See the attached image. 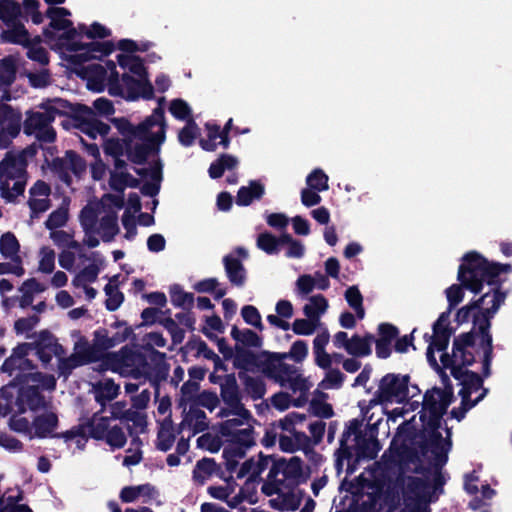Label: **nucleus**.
<instances>
[{"label":"nucleus","mask_w":512,"mask_h":512,"mask_svg":"<svg viewBox=\"0 0 512 512\" xmlns=\"http://www.w3.org/2000/svg\"><path fill=\"white\" fill-rule=\"evenodd\" d=\"M22 114L0 100V148H6L20 132Z\"/></svg>","instance_id":"nucleus-20"},{"label":"nucleus","mask_w":512,"mask_h":512,"mask_svg":"<svg viewBox=\"0 0 512 512\" xmlns=\"http://www.w3.org/2000/svg\"><path fill=\"white\" fill-rule=\"evenodd\" d=\"M45 290L46 286L35 278H30L24 281L19 289L21 292V297L19 299L20 306L25 308L31 305L34 300V296L44 292Z\"/></svg>","instance_id":"nucleus-31"},{"label":"nucleus","mask_w":512,"mask_h":512,"mask_svg":"<svg viewBox=\"0 0 512 512\" xmlns=\"http://www.w3.org/2000/svg\"><path fill=\"white\" fill-rule=\"evenodd\" d=\"M471 317L474 319L473 330L455 339L452 355H441L442 366L450 370L451 374L460 381L462 386L459 391L462 411L458 413L456 410H452L451 412L452 416L457 420H461L465 413L486 395V389L483 388L481 377L467 369V366L471 365L475 359L474 353H482L479 323L477 320V317L481 316L474 304L462 307L456 314V319L459 323L468 322Z\"/></svg>","instance_id":"nucleus-4"},{"label":"nucleus","mask_w":512,"mask_h":512,"mask_svg":"<svg viewBox=\"0 0 512 512\" xmlns=\"http://www.w3.org/2000/svg\"><path fill=\"white\" fill-rule=\"evenodd\" d=\"M28 387L17 391L14 403L9 402L7 396H13L16 388L6 387L0 396V415L13 413L9 426L12 430L24 434L29 439L54 437L57 428V415L51 411L38 413L45 405L44 399L39 394V389L53 390L56 379L52 375L31 373L27 377Z\"/></svg>","instance_id":"nucleus-2"},{"label":"nucleus","mask_w":512,"mask_h":512,"mask_svg":"<svg viewBox=\"0 0 512 512\" xmlns=\"http://www.w3.org/2000/svg\"><path fill=\"white\" fill-rule=\"evenodd\" d=\"M118 129L124 137V143L116 138L105 140L103 147L107 155L115 158L116 166H121L119 156L126 152L128 158L135 163H142L149 154L159 152L165 141L164 113L156 109L151 116L138 126L127 121H120Z\"/></svg>","instance_id":"nucleus-6"},{"label":"nucleus","mask_w":512,"mask_h":512,"mask_svg":"<svg viewBox=\"0 0 512 512\" xmlns=\"http://www.w3.org/2000/svg\"><path fill=\"white\" fill-rule=\"evenodd\" d=\"M223 331V324L221 319L218 316H211L206 319V325L203 328L204 334L209 337H215L216 332Z\"/></svg>","instance_id":"nucleus-63"},{"label":"nucleus","mask_w":512,"mask_h":512,"mask_svg":"<svg viewBox=\"0 0 512 512\" xmlns=\"http://www.w3.org/2000/svg\"><path fill=\"white\" fill-rule=\"evenodd\" d=\"M320 325L321 322L306 317L305 319H296L292 323V330L297 335L309 336L312 335Z\"/></svg>","instance_id":"nucleus-48"},{"label":"nucleus","mask_w":512,"mask_h":512,"mask_svg":"<svg viewBox=\"0 0 512 512\" xmlns=\"http://www.w3.org/2000/svg\"><path fill=\"white\" fill-rule=\"evenodd\" d=\"M20 251V244L16 236L11 232H6L0 237V253L10 260H17Z\"/></svg>","instance_id":"nucleus-38"},{"label":"nucleus","mask_w":512,"mask_h":512,"mask_svg":"<svg viewBox=\"0 0 512 512\" xmlns=\"http://www.w3.org/2000/svg\"><path fill=\"white\" fill-rule=\"evenodd\" d=\"M269 478L287 488L299 484L305 480L301 460L298 457L276 460L269 472Z\"/></svg>","instance_id":"nucleus-17"},{"label":"nucleus","mask_w":512,"mask_h":512,"mask_svg":"<svg viewBox=\"0 0 512 512\" xmlns=\"http://www.w3.org/2000/svg\"><path fill=\"white\" fill-rule=\"evenodd\" d=\"M67 219L68 211L65 207H61L49 215L48 219L45 222V226L49 230H54L56 228L64 226L67 222Z\"/></svg>","instance_id":"nucleus-54"},{"label":"nucleus","mask_w":512,"mask_h":512,"mask_svg":"<svg viewBox=\"0 0 512 512\" xmlns=\"http://www.w3.org/2000/svg\"><path fill=\"white\" fill-rule=\"evenodd\" d=\"M451 334L452 331L449 328V314L442 313L433 325V335L427 349V360L436 370H440L441 367L443 369L445 368L438 364L434 353L437 351L441 353L440 356L444 354L443 351L448 345Z\"/></svg>","instance_id":"nucleus-19"},{"label":"nucleus","mask_w":512,"mask_h":512,"mask_svg":"<svg viewBox=\"0 0 512 512\" xmlns=\"http://www.w3.org/2000/svg\"><path fill=\"white\" fill-rule=\"evenodd\" d=\"M310 411L320 417L329 418L332 416L333 411L332 407L327 404L326 402L319 400V399H313L310 403Z\"/></svg>","instance_id":"nucleus-62"},{"label":"nucleus","mask_w":512,"mask_h":512,"mask_svg":"<svg viewBox=\"0 0 512 512\" xmlns=\"http://www.w3.org/2000/svg\"><path fill=\"white\" fill-rule=\"evenodd\" d=\"M322 198L318 191H315L309 187L304 188L301 191V202L306 207H312L318 205Z\"/></svg>","instance_id":"nucleus-64"},{"label":"nucleus","mask_w":512,"mask_h":512,"mask_svg":"<svg viewBox=\"0 0 512 512\" xmlns=\"http://www.w3.org/2000/svg\"><path fill=\"white\" fill-rule=\"evenodd\" d=\"M87 434V428L83 424L62 433L60 437L64 439L69 448L75 445L76 449L82 450L87 443Z\"/></svg>","instance_id":"nucleus-36"},{"label":"nucleus","mask_w":512,"mask_h":512,"mask_svg":"<svg viewBox=\"0 0 512 512\" xmlns=\"http://www.w3.org/2000/svg\"><path fill=\"white\" fill-rule=\"evenodd\" d=\"M95 399L101 405L113 400L119 393V386L111 379H103L93 385Z\"/></svg>","instance_id":"nucleus-34"},{"label":"nucleus","mask_w":512,"mask_h":512,"mask_svg":"<svg viewBox=\"0 0 512 512\" xmlns=\"http://www.w3.org/2000/svg\"><path fill=\"white\" fill-rule=\"evenodd\" d=\"M270 461V457L259 455L257 458H251L241 465L237 477L247 478L243 486V493L250 487L255 488L258 477L265 471Z\"/></svg>","instance_id":"nucleus-23"},{"label":"nucleus","mask_w":512,"mask_h":512,"mask_svg":"<svg viewBox=\"0 0 512 512\" xmlns=\"http://www.w3.org/2000/svg\"><path fill=\"white\" fill-rule=\"evenodd\" d=\"M263 193L264 186L257 181H251L248 186H244L239 189L236 203L240 206H247L254 199H260Z\"/></svg>","instance_id":"nucleus-35"},{"label":"nucleus","mask_w":512,"mask_h":512,"mask_svg":"<svg viewBox=\"0 0 512 512\" xmlns=\"http://www.w3.org/2000/svg\"><path fill=\"white\" fill-rule=\"evenodd\" d=\"M316 285V280L313 276L304 274L298 277L296 281V294L298 296H306L313 291Z\"/></svg>","instance_id":"nucleus-57"},{"label":"nucleus","mask_w":512,"mask_h":512,"mask_svg":"<svg viewBox=\"0 0 512 512\" xmlns=\"http://www.w3.org/2000/svg\"><path fill=\"white\" fill-rule=\"evenodd\" d=\"M23 9L29 15L35 24L43 22L44 16L39 11L40 3L38 0H23Z\"/></svg>","instance_id":"nucleus-58"},{"label":"nucleus","mask_w":512,"mask_h":512,"mask_svg":"<svg viewBox=\"0 0 512 512\" xmlns=\"http://www.w3.org/2000/svg\"><path fill=\"white\" fill-rule=\"evenodd\" d=\"M90 437L104 440L111 448H121L126 443V435L121 427L112 425L108 417L95 414L92 419L84 424Z\"/></svg>","instance_id":"nucleus-16"},{"label":"nucleus","mask_w":512,"mask_h":512,"mask_svg":"<svg viewBox=\"0 0 512 512\" xmlns=\"http://www.w3.org/2000/svg\"><path fill=\"white\" fill-rule=\"evenodd\" d=\"M409 380L408 375H385L379 382L375 398L364 412V418L371 422L373 415H368L369 410L378 404L406 402L404 407L386 413L388 421L396 422L406 412L414 411L422 403L419 417L412 416L398 428L391 448L399 456L408 452L416 453L420 449L423 455L431 458L435 466H442L447 461V453L451 448V433L447 427L442 426L441 418L451 402L452 391L450 388H432L421 397L418 386L410 384Z\"/></svg>","instance_id":"nucleus-1"},{"label":"nucleus","mask_w":512,"mask_h":512,"mask_svg":"<svg viewBox=\"0 0 512 512\" xmlns=\"http://www.w3.org/2000/svg\"><path fill=\"white\" fill-rule=\"evenodd\" d=\"M50 20L49 28L44 31L49 44L63 58L75 65H82L92 59H101L113 51L110 42H96L110 35V30L98 22L90 26L84 24L73 27L71 12L63 7H50L46 11Z\"/></svg>","instance_id":"nucleus-3"},{"label":"nucleus","mask_w":512,"mask_h":512,"mask_svg":"<svg viewBox=\"0 0 512 512\" xmlns=\"http://www.w3.org/2000/svg\"><path fill=\"white\" fill-rule=\"evenodd\" d=\"M504 301V295L499 291L485 293L481 299L474 303L481 317H477L479 323L483 365L487 369L492 355V337L489 334V318L498 310Z\"/></svg>","instance_id":"nucleus-11"},{"label":"nucleus","mask_w":512,"mask_h":512,"mask_svg":"<svg viewBox=\"0 0 512 512\" xmlns=\"http://www.w3.org/2000/svg\"><path fill=\"white\" fill-rule=\"evenodd\" d=\"M70 337L73 340V353L69 357L60 359L58 373L60 376L67 377L73 369L95 362L97 359L96 346L103 349H109L123 340L119 337L101 336L96 333V343L91 345L88 340L78 330H72Z\"/></svg>","instance_id":"nucleus-9"},{"label":"nucleus","mask_w":512,"mask_h":512,"mask_svg":"<svg viewBox=\"0 0 512 512\" xmlns=\"http://www.w3.org/2000/svg\"><path fill=\"white\" fill-rule=\"evenodd\" d=\"M82 260L83 263L88 262V264L74 276L72 280L74 287L85 286L96 281L100 272V266L103 263L102 258L97 253H91Z\"/></svg>","instance_id":"nucleus-26"},{"label":"nucleus","mask_w":512,"mask_h":512,"mask_svg":"<svg viewBox=\"0 0 512 512\" xmlns=\"http://www.w3.org/2000/svg\"><path fill=\"white\" fill-rule=\"evenodd\" d=\"M105 294L107 296L106 299V307L110 311H114L118 309V307L123 302V295L119 291L118 286L115 280H110L108 284L104 288Z\"/></svg>","instance_id":"nucleus-46"},{"label":"nucleus","mask_w":512,"mask_h":512,"mask_svg":"<svg viewBox=\"0 0 512 512\" xmlns=\"http://www.w3.org/2000/svg\"><path fill=\"white\" fill-rule=\"evenodd\" d=\"M175 440L173 428L169 423H163L158 432L157 447L162 451H167L171 448Z\"/></svg>","instance_id":"nucleus-51"},{"label":"nucleus","mask_w":512,"mask_h":512,"mask_svg":"<svg viewBox=\"0 0 512 512\" xmlns=\"http://www.w3.org/2000/svg\"><path fill=\"white\" fill-rule=\"evenodd\" d=\"M342 382L343 375L339 370H329L321 381L320 387L323 389H336L341 386Z\"/></svg>","instance_id":"nucleus-59"},{"label":"nucleus","mask_w":512,"mask_h":512,"mask_svg":"<svg viewBox=\"0 0 512 512\" xmlns=\"http://www.w3.org/2000/svg\"><path fill=\"white\" fill-rule=\"evenodd\" d=\"M328 176L321 169H314L306 178L307 187L323 192L328 190Z\"/></svg>","instance_id":"nucleus-47"},{"label":"nucleus","mask_w":512,"mask_h":512,"mask_svg":"<svg viewBox=\"0 0 512 512\" xmlns=\"http://www.w3.org/2000/svg\"><path fill=\"white\" fill-rule=\"evenodd\" d=\"M281 245L280 237L276 238L270 233H262L257 238L258 248L270 255L278 254Z\"/></svg>","instance_id":"nucleus-45"},{"label":"nucleus","mask_w":512,"mask_h":512,"mask_svg":"<svg viewBox=\"0 0 512 512\" xmlns=\"http://www.w3.org/2000/svg\"><path fill=\"white\" fill-rule=\"evenodd\" d=\"M432 484L427 479L417 476L402 477L397 484L399 501H402L401 512H429Z\"/></svg>","instance_id":"nucleus-10"},{"label":"nucleus","mask_w":512,"mask_h":512,"mask_svg":"<svg viewBox=\"0 0 512 512\" xmlns=\"http://www.w3.org/2000/svg\"><path fill=\"white\" fill-rule=\"evenodd\" d=\"M33 351L32 344L24 343L17 346L12 355L4 362L2 370L12 375L16 370H30L32 365L27 356Z\"/></svg>","instance_id":"nucleus-25"},{"label":"nucleus","mask_w":512,"mask_h":512,"mask_svg":"<svg viewBox=\"0 0 512 512\" xmlns=\"http://www.w3.org/2000/svg\"><path fill=\"white\" fill-rule=\"evenodd\" d=\"M206 129L208 133V139H202L200 141V145L204 150L214 151L219 144H222L224 147L228 146L227 135L220 131L219 126L207 123Z\"/></svg>","instance_id":"nucleus-32"},{"label":"nucleus","mask_w":512,"mask_h":512,"mask_svg":"<svg viewBox=\"0 0 512 512\" xmlns=\"http://www.w3.org/2000/svg\"><path fill=\"white\" fill-rule=\"evenodd\" d=\"M247 252L243 248H237L233 253L224 258L225 269L230 281L235 285H242L245 280V270L240 258H246Z\"/></svg>","instance_id":"nucleus-27"},{"label":"nucleus","mask_w":512,"mask_h":512,"mask_svg":"<svg viewBox=\"0 0 512 512\" xmlns=\"http://www.w3.org/2000/svg\"><path fill=\"white\" fill-rule=\"evenodd\" d=\"M25 160L22 155L8 153L0 162V191L3 198L13 201L24 191Z\"/></svg>","instance_id":"nucleus-12"},{"label":"nucleus","mask_w":512,"mask_h":512,"mask_svg":"<svg viewBox=\"0 0 512 512\" xmlns=\"http://www.w3.org/2000/svg\"><path fill=\"white\" fill-rule=\"evenodd\" d=\"M213 470L214 462L210 459H203L197 463L193 472V477L196 481L203 483Z\"/></svg>","instance_id":"nucleus-56"},{"label":"nucleus","mask_w":512,"mask_h":512,"mask_svg":"<svg viewBox=\"0 0 512 512\" xmlns=\"http://www.w3.org/2000/svg\"><path fill=\"white\" fill-rule=\"evenodd\" d=\"M280 241H282V245L287 246L286 256L288 258H302L304 256V245L300 241L293 239L289 234L281 235Z\"/></svg>","instance_id":"nucleus-49"},{"label":"nucleus","mask_w":512,"mask_h":512,"mask_svg":"<svg viewBox=\"0 0 512 512\" xmlns=\"http://www.w3.org/2000/svg\"><path fill=\"white\" fill-rule=\"evenodd\" d=\"M38 271L50 274L55 269V251L49 246H42L38 251Z\"/></svg>","instance_id":"nucleus-41"},{"label":"nucleus","mask_w":512,"mask_h":512,"mask_svg":"<svg viewBox=\"0 0 512 512\" xmlns=\"http://www.w3.org/2000/svg\"><path fill=\"white\" fill-rule=\"evenodd\" d=\"M288 432L290 433L289 435H280L279 446L285 452H294L305 443L306 436L301 432L294 431L292 428Z\"/></svg>","instance_id":"nucleus-40"},{"label":"nucleus","mask_w":512,"mask_h":512,"mask_svg":"<svg viewBox=\"0 0 512 512\" xmlns=\"http://www.w3.org/2000/svg\"><path fill=\"white\" fill-rule=\"evenodd\" d=\"M308 355V344L303 340L295 341L288 353L277 354L271 361L268 372L272 378L280 383L282 387L289 388L294 394H298L294 400L295 406H302L307 401V393L312 384L300 373V370L285 363L283 360L291 358L300 363Z\"/></svg>","instance_id":"nucleus-8"},{"label":"nucleus","mask_w":512,"mask_h":512,"mask_svg":"<svg viewBox=\"0 0 512 512\" xmlns=\"http://www.w3.org/2000/svg\"><path fill=\"white\" fill-rule=\"evenodd\" d=\"M58 103L59 100H55L44 107L45 111L30 113L25 121V132L35 135L41 141L52 142L55 139V132L50 123L58 112Z\"/></svg>","instance_id":"nucleus-15"},{"label":"nucleus","mask_w":512,"mask_h":512,"mask_svg":"<svg viewBox=\"0 0 512 512\" xmlns=\"http://www.w3.org/2000/svg\"><path fill=\"white\" fill-rule=\"evenodd\" d=\"M170 113L179 120H190L191 108L187 102L182 99H174L170 102Z\"/></svg>","instance_id":"nucleus-52"},{"label":"nucleus","mask_w":512,"mask_h":512,"mask_svg":"<svg viewBox=\"0 0 512 512\" xmlns=\"http://www.w3.org/2000/svg\"><path fill=\"white\" fill-rule=\"evenodd\" d=\"M50 187L37 181L30 189L29 206L33 214L45 212L50 207Z\"/></svg>","instance_id":"nucleus-29"},{"label":"nucleus","mask_w":512,"mask_h":512,"mask_svg":"<svg viewBox=\"0 0 512 512\" xmlns=\"http://www.w3.org/2000/svg\"><path fill=\"white\" fill-rule=\"evenodd\" d=\"M238 165V159L232 155H222L213 162L209 167V175L211 178H219L225 170H230Z\"/></svg>","instance_id":"nucleus-42"},{"label":"nucleus","mask_w":512,"mask_h":512,"mask_svg":"<svg viewBox=\"0 0 512 512\" xmlns=\"http://www.w3.org/2000/svg\"><path fill=\"white\" fill-rule=\"evenodd\" d=\"M16 62L13 57L0 60V90L9 86L15 79Z\"/></svg>","instance_id":"nucleus-43"},{"label":"nucleus","mask_w":512,"mask_h":512,"mask_svg":"<svg viewBox=\"0 0 512 512\" xmlns=\"http://www.w3.org/2000/svg\"><path fill=\"white\" fill-rule=\"evenodd\" d=\"M241 315L247 324L262 329L261 316L254 306H244L241 310Z\"/></svg>","instance_id":"nucleus-60"},{"label":"nucleus","mask_w":512,"mask_h":512,"mask_svg":"<svg viewBox=\"0 0 512 512\" xmlns=\"http://www.w3.org/2000/svg\"><path fill=\"white\" fill-rule=\"evenodd\" d=\"M232 338L238 343L244 346L260 347L261 339L259 336L250 329L240 330L237 327H233L231 330Z\"/></svg>","instance_id":"nucleus-44"},{"label":"nucleus","mask_w":512,"mask_h":512,"mask_svg":"<svg viewBox=\"0 0 512 512\" xmlns=\"http://www.w3.org/2000/svg\"><path fill=\"white\" fill-rule=\"evenodd\" d=\"M123 207V196L105 194L98 203H90L80 214L81 226L85 231L84 243L93 248L99 245V235L104 242H110L119 232L117 214Z\"/></svg>","instance_id":"nucleus-7"},{"label":"nucleus","mask_w":512,"mask_h":512,"mask_svg":"<svg viewBox=\"0 0 512 512\" xmlns=\"http://www.w3.org/2000/svg\"><path fill=\"white\" fill-rule=\"evenodd\" d=\"M118 48L122 51L118 56V63L126 72L119 78L113 62L105 65L93 63L86 67L88 87L95 91L108 89L113 96H122L130 100L151 98L153 87L147 78L146 69L142 61L133 54L139 50L138 45L131 40L119 41Z\"/></svg>","instance_id":"nucleus-5"},{"label":"nucleus","mask_w":512,"mask_h":512,"mask_svg":"<svg viewBox=\"0 0 512 512\" xmlns=\"http://www.w3.org/2000/svg\"><path fill=\"white\" fill-rule=\"evenodd\" d=\"M345 298L348 304L353 308L356 312V315L359 319H363L365 312L362 307V295L359 292L358 288L355 286L349 287L346 290Z\"/></svg>","instance_id":"nucleus-50"},{"label":"nucleus","mask_w":512,"mask_h":512,"mask_svg":"<svg viewBox=\"0 0 512 512\" xmlns=\"http://www.w3.org/2000/svg\"><path fill=\"white\" fill-rule=\"evenodd\" d=\"M89 116L90 118L81 124V131L92 139H96L98 136H106L110 130L109 125L96 119L90 110Z\"/></svg>","instance_id":"nucleus-37"},{"label":"nucleus","mask_w":512,"mask_h":512,"mask_svg":"<svg viewBox=\"0 0 512 512\" xmlns=\"http://www.w3.org/2000/svg\"><path fill=\"white\" fill-rule=\"evenodd\" d=\"M33 350L44 364H48L53 357H56L59 363L65 354L62 345L48 332H41L40 339Z\"/></svg>","instance_id":"nucleus-24"},{"label":"nucleus","mask_w":512,"mask_h":512,"mask_svg":"<svg viewBox=\"0 0 512 512\" xmlns=\"http://www.w3.org/2000/svg\"><path fill=\"white\" fill-rule=\"evenodd\" d=\"M328 307V300L323 295L317 294L308 298L303 307V313L307 318L320 322V318L326 313Z\"/></svg>","instance_id":"nucleus-30"},{"label":"nucleus","mask_w":512,"mask_h":512,"mask_svg":"<svg viewBox=\"0 0 512 512\" xmlns=\"http://www.w3.org/2000/svg\"><path fill=\"white\" fill-rule=\"evenodd\" d=\"M228 437L230 438L231 444L224 449V455L227 457L229 469H232L233 463L230 459L231 454L235 452V456L243 457L245 450L255 444V438L250 423Z\"/></svg>","instance_id":"nucleus-22"},{"label":"nucleus","mask_w":512,"mask_h":512,"mask_svg":"<svg viewBox=\"0 0 512 512\" xmlns=\"http://www.w3.org/2000/svg\"><path fill=\"white\" fill-rule=\"evenodd\" d=\"M372 336L360 337L354 335L350 338L347 353L353 356H367L371 353Z\"/></svg>","instance_id":"nucleus-39"},{"label":"nucleus","mask_w":512,"mask_h":512,"mask_svg":"<svg viewBox=\"0 0 512 512\" xmlns=\"http://www.w3.org/2000/svg\"><path fill=\"white\" fill-rule=\"evenodd\" d=\"M224 398L231 405V409L228 412H225L224 415L231 418H228L224 421L220 426V432L223 436H230L235 431L243 428L250 423L251 415L248 410H246L242 404H240L237 395L234 392H231L229 395H224Z\"/></svg>","instance_id":"nucleus-21"},{"label":"nucleus","mask_w":512,"mask_h":512,"mask_svg":"<svg viewBox=\"0 0 512 512\" xmlns=\"http://www.w3.org/2000/svg\"><path fill=\"white\" fill-rule=\"evenodd\" d=\"M85 171V161L75 152L67 151L62 159L61 178L63 181L69 185L72 182L70 172L74 177L80 178Z\"/></svg>","instance_id":"nucleus-28"},{"label":"nucleus","mask_w":512,"mask_h":512,"mask_svg":"<svg viewBox=\"0 0 512 512\" xmlns=\"http://www.w3.org/2000/svg\"><path fill=\"white\" fill-rule=\"evenodd\" d=\"M36 40L38 41V38H36ZM24 46L28 48L27 55L30 59L35 60L40 64L48 63L47 51L43 47L39 46L38 42L34 43L29 37V43Z\"/></svg>","instance_id":"nucleus-55"},{"label":"nucleus","mask_w":512,"mask_h":512,"mask_svg":"<svg viewBox=\"0 0 512 512\" xmlns=\"http://www.w3.org/2000/svg\"><path fill=\"white\" fill-rule=\"evenodd\" d=\"M199 134V128L195 122L189 120L186 126L179 132V142L184 146H190Z\"/></svg>","instance_id":"nucleus-53"},{"label":"nucleus","mask_w":512,"mask_h":512,"mask_svg":"<svg viewBox=\"0 0 512 512\" xmlns=\"http://www.w3.org/2000/svg\"><path fill=\"white\" fill-rule=\"evenodd\" d=\"M136 358L131 349L124 347L118 353L105 354L99 362L95 363L93 369L99 372L110 370L121 375L134 374Z\"/></svg>","instance_id":"nucleus-18"},{"label":"nucleus","mask_w":512,"mask_h":512,"mask_svg":"<svg viewBox=\"0 0 512 512\" xmlns=\"http://www.w3.org/2000/svg\"><path fill=\"white\" fill-rule=\"evenodd\" d=\"M488 263L476 253H468L463 258L458 272V279L467 289L474 293L482 290L483 282H490L493 277Z\"/></svg>","instance_id":"nucleus-13"},{"label":"nucleus","mask_w":512,"mask_h":512,"mask_svg":"<svg viewBox=\"0 0 512 512\" xmlns=\"http://www.w3.org/2000/svg\"><path fill=\"white\" fill-rule=\"evenodd\" d=\"M21 7L14 0H0V20L7 27L2 32L4 40L26 45L29 43V33L25 26L20 22Z\"/></svg>","instance_id":"nucleus-14"},{"label":"nucleus","mask_w":512,"mask_h":512,"mask_svg":"<svg viewBox=\"0 0 512 512\" xmlns=\"http://www.w3.org/2000/svg\"><path fill=\"white\" fill-rule=\"evenodd\" d=\"M78 254L71 250H63L58 256L59 265L67 270L74 271Z\"/></svg>","instance_id":"nucleus-61"},{"label":"nucleus","mask_w":512,"mask_h":512,"mask_svg":"<svg viewBox=\"0 0 512 512\" xmlns=\"http://www.w3.org/2000/svg\"><path fill=\"white\" fill-rule=\"evenodd\" d=\"M154 488L149 484L125 487L121 491V499L124 502H134L141 500L146 502L148 499L154 496Z\"/></svg>","instance_id":"nucleus-33"}]
</instances>
